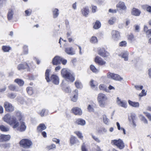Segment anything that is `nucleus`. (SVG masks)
<instances>
[{
  "mask_svg": "<svg viewBox=\"0 0 151 151\" xmlns=\"http://www.w3.org/2000/svg\"><path fill=\"white\" fill-rule=\"evenodd\" d=\"M62 60V57L56 56L53 59L52 63L54 65H57L61 63Z\"/></svg>",
  "mask_w": 151,
  "mask_h": 151,
  "instance_id": "11",
  "label": "nucleus"
},
{
  "mask_svg": "<svg viewBox=\"0 0 151 151\" xmlns=\"http://www.w3.org/2000/svg\"><path fill=\"white\" fill-rule=\"evenodd\" d=\"M59 10L57 8H55L52 9V12L54 18H57L59 14Z\"/></svg>",
  "mask_w": 151,
  "mask_h": 151,
  "instance_id": "25",
  "label": "nucleus"
},
{
  "mask_svg": "<svg viewBox=\"0 0 151 151\" xmlns=\"http://www.w3.org/2000/svg\"><path fill=\"white\" fill-rule=\"evenodd\" d=\"M134 87L137 90H140L142 89L143 86L136 85L134 86Z\"/></svg>",
  "mask_w": 151,
  "mask_h": 151,
  "instance_id": "51",
  "label": "nucleus"
},
{
  "mask_svg": "<svg viewBox=\"0 0 151 151\" xmlns=\"http://www.w3.org/2000/svg\"><path fill=\"white\" fill-rule=\"evenodd\" d=\"M117 8H119V9L124 10L127 9V7L124 3L122 1H120L116 5Z\"/></svg>",
  "mask_w": 151,
  "mask_h": 151,
  "instance_id": "13",
  "label": "nucleus"
},
{
  "mask_svg": "<svg viewBox=\"0 0 151 151\" xmlns=\"http://www.w3.org/2000/svg\"><path fill=\"white\" fill-rule=\"evenodd\" d=\"M112 38L114 41L117 42L120 38V35L119 32L116 30H113L111 33Z\"/></svg>",
  "mask_w": 151,
  "mask_h": 151,
  "instance_id": "7",
  "label": "nucleus"
},
{
  "mask_svg": "<svg viewBox=\"0 0 151 151\" xmlns=\"http://www.w3.org/2000/svg\"><path fill=\"white\" fill-rule=\"evenodd\" d=\"M99 132H107V130L106 129L104 128V127H102L99 130Z\"/></svg>",
  "mask_w": 151,
  "mask_h": 151,
  "instance_id": "58",
  "label": "nucleus"
},
{
  "mask_svg": "<svg viewBox=\"0 0 151 151\" xmlns=\"http://www.w3.org/2000/svg\"><path fill=\"white\" fill-rule=\"evenodd\" d=\"M98 54L104 58H109V53L106 51L104 48H100L98 50Z\"/></svg>",
  "mask_w": 151,
  "mask_h": 151,
  "instance_id": "9",
  "label": "nucleus"
},
{
  "mask_svg": "<svg viewBox=\"0 0 151 151\" xmlns=\"http://www.w3.org/2000/svg\"><path fill=\"white\" fill-rule=\"evenodd\" d=\"M14 14V10L12 9H9L7 14V18L8 20H10L12 19Z\"/></svg>",
  "mask_w": 151,
  "mask_h": 151,
  "instance_id": "24",
  "label": "nucleus"
},
{
  "mask_svg": "<svg viewBox=\"0 0 151 151\" xmlns=\"http://www.w3.org/2000/svg\"><path fill=\"white\" fill-rule=\"evenodd\" d=\"M146 116L147 117L150 121H151V115L149 113L144 112Z\"/></svg>",
  "mask_w": 151,
  "mask_h": 151,
  "instance_id": "57",
  "label": "nucleus"
},
{
  "mask_svg": "<svg viewBox=\"0 0 151 151\" xmlns=\"http://www.w3.org/2000/svg\"><path fill=\"white\" fill-rule=\"evenodd\" d=\"M90 68L91 70L93 73H97L99 71V70L96 69L93 65H91L90 66Z\"/></svg>",
  "mask_w": 151,
  "mask_h": 151,
  "instance_id": "38",
  "label": "nucleus"
},
{
  "mask_svg": "<svg viewBox=\"0 0 151 151\" xmlns=\"http://www.w3.org/2000/svg\"><path fill=\"white\" fill-rule=\"evenodd\" d=\"M27 91L29 94H32L35 93L33 88L32 87H28L27 88Z\"/></svg>",
  "mask_w": 151,
  "mask_h": 151,
  "instance_id": "35",
  "label": "nucleus"
},
{
  "mask_svg": "<svg viewBox=\"0 0 151 151\" xmlns=\"http://www.w3.org/2000/svg\"><path fill=\"white\" fill-rule=\"evenodd\" d=\"M46 128V127L45 124H41L37 127V129L38 131L41 132Z\"/></svg>",
  "mask_w": 151,
  "mask_h": 151,
  "instance_id": "33",
  "label": "nucleus"
},
{
  "mask_svg": "<svg viewBox=\"0 0 151 151\" xmlns=\"http://www.w3.org/2000/svg\"><path fill=\"white\" fill-rule=\"evenodd\" d=\"M107 77L116 81H120L123 80V78L117 74H114L110 72L108 73L107 74Z\"/></svg>",
  "mask_w": 151,
  "mask_h": 151,
  "instance_id": "6",
  "label": "nucleus"
},
{
  "mask_svg": "<svg viewBox=\"0 0 151 151\" xmlns=\"http://www.w3.org/2000/svg\"><path fill=\"white\" fill-rule=\"evenodd\" d=\"M128 119L130 122H132L134 126H135L136 124H135V121L136 120V116L135 115H132L128 118Z\"/></svg>",
  "mask_w": 151,
  "mask_h": 151,
  "instance_id": "27",
  "label": "nucleus"
},
{
  "mask_svg": "<svg viewBox=\"0 0 151 151\" xmlns=\"http://www.w3.org/2000/svg\"><path fill=\"white\" fill-rule=\"evenodd\" d=\"M70 141V143L71 145L79 142V141L78 139L76 137L73 136H71Z\"/></svg>",
  "mask_w": 151,
  "mask_h": 151,
  "instance_id": "21",
  "label": "nucleus"
},
{
  "mask_svg": "<svg viewBox=\"0 0 151 151\" xmlns=\"http://www.w3.org/2000/svg\"><path fill=\"white\" fill-rule=\"evenodd\" d=\"M50 81L55 85H58L59 83V78L58 77L55 75H52L50 78Z\"/></svg>",
  "mask_w": 151,
  "mask_h": 151,
  "instance_id": "14",
  "label": "nucleus"
},
{
  "mask_svg": "<svg viewBox=\"0 0 151 151\" xmlns=\"http://www.w3.org/2000/svg\"><path fill=\"white\" fill-rule=\"evenodd\" d=\"M139 26L138 25H136L135 26V32H138L139 31Z\"/></svg>",
  "mask_w": 151,
  "mask_h": 151,
  "instance_id": "63",
  "label": "nucleus"
},
{
  "mask_svg": "<svg viewBox=\"0 0 151 151\" xmlns=\"http://www.w3.org/2000/svg\"><path fill=\"white\" fill-rule=\"evenodd\" d=\"M9 89L12 91H17L18 90V87L12 84L8 86Z\"/></svg>",
  "mask_w": 151,
  "mask_h": 151,
  "instance_id": "31",
  "label": "nucleus"
},
{
  "mask_svg": "<svg viewBox=\"0 0 151 151\" xmlns=\"http://www.w3.org/2000/svg\"><path fill=\"white\" fill-rule=\"evenodd\" d=\"M103 118L104 122L106 124H108L109 120L107 118L106 116L105 115H103Z\"/></svg>",
  "mask_w": 151,
  "mask_h": 151,
  "instance_id": "42",
  "label": "nucleus"
},
{
  "mask_svg": "<svg viewBox=\"0 0 151 151\" xmlns=\"http://www.w3.org/2000/svg\"><path fill=\"white\" fill-rule=\"evenodd\" d=\"M65 52L70 55H73L75 54V52L72 47H66L65 49Z\"/></svg>",
  "mask_w": 151,
  "mask_h": 151,
  "instance_id": "17",
  "label": "nucleus"
},
{
  "mask_svg": "<svg viewBox=\"0 0 151 151\" xmlns=\"http://www.w3.org/2000/svg\"><path fill=\"white\" fill-rule=\"evenodd\" d=\"M61 62L63 65H65L67 63V60L64 59L62 58V60H61Z\"/></svg>",
  "mask_w": 151,
  "mask_h": 151,
  "instance_id": "64",
  "label": "nucleus"
},
{
  "mask_svg": "<svg viewBox=\"0 0 151 151\" xmlns=\"http://www.w3.org/2000/svg\"><path fill=\"white\" fill-rule=\"evenodd\" d=\"M99 88L100 90L106 91L107 90L106 86L105 85L103 84H100L99 86Z\"/></svg>",
  "mask_w": 151,
  "mask_h": 151,
  "instance_id": "45",
  "label": "nucleus"
},
{
  "mask_svg": "<svg viewBox=\"0 0 151 151\" xmlns=\"http://www.w3.org/2000/svg\"><path fill=\"white\" fill-rule=\"evenodd\" d=\"M70 99L73 102H76L78 100V96L77 95H71L70 96Z\"/></svg>",
  "mask_w": 151,
  "mask_h": 151,
  "instance_id": "39",
  "label": "nucleus"
},
{
  "mask_svg": "<svg viewBox=\"0 0 151 151\" xmlns=\"http://www.w3.org/2000/svg\"><path fill=\"white\" fill-rule=\"evenodd\" d=\"M75 133L77 135L78 137L82 139L83 137V136L82 135V134L79 132H76Z\"/></svg>",
  "mask_w": 151,
  "mask_h": 151,
  "instance_id": "49",
  "label": "nucleus"
},
{
  "mask_svg": "<svg viewBox=\"0 0 151 151\" xmlns=\"http://www.w3.org/2000/svg\"><path fill=\"white\" fill-rule=\"evenodd\" d=\"M73 112L75 115H80L82 113V111L81 109L78 107L73 108L72 109Z\"/></svg>",
  "mask_w": 151,
  "mask_h": 151,
  "instance_id": "16",
  "label": "nucleus"
},
{
  "mask_svg": "<svg viewBox=\"0 0 151 151\" xmlns=\"http://www.w3.org/2000/svg\"><path fill=\"white\" fill-rule=\"evenodd\" d=\"M107 100V98L105 95H99L98 97V101L99 106L102 107H104Z\"/></svg>",
  "mask_w": 151,
  "mask_h": 151,
  "instance_id": "5",
  "label": "nucleus"
},
{
  "mask_svg": "<svg viewBox=\"0 0 151 151\" xmlns=\"http://www.w3.org/2000/svg\"><path fill=\"white\" fill-rule=\"evenodd\" d=\"M1 146L2 147H4V148H7L10 147V144L9 143L5 144H2L1 145Z\"/></svg>",
  "mask_w": 151,
  "mask_h": 151,
  "instance_id": "59",
  "label": "nucleus"
},
{
  "mask_svg": "<svg viewBox=\"0 0 151 151\" xmlns=\"http://www.w3.org/2000/svg\"><path fill=\"white\" fill-rule=\"evenodd\" d=\"M90 85L91 87L92 88H93L97 86L98 84L96 81L91 80L90 82Z\"/></svg>",
  "mask_w": 151,
  "mask_h": 151,
  "instance_id": "37",
  "label": "nucleus"
},
{
  "mask_svg": "<svg viewBox=\"0 0 151 151\" xmlns=\"http://www.w3.org/2000/svg\"><path fill=\"white\" fill-rule=\"evenodd\" d=\"M14 82L17 83L20 86H22L24 84V81L22 79L17 78L15 79Z\"/></svg>",
  "mask_w": 151,
  "mask_h": 151,
  "instance_id": "26",
  "label": "nucleus"
},
{
  "mask_svg": "<svg viewBox=\"0 0 151 151\" xmlns=\"http://www.w3.org/2000/svg\"><path fill=\"white\" fill-rule=\"evenodd\" d=\"M76 123L78 125L83 126L86 124V122L85 120L81 119H78L76 121Z\"/></svg>",
  "mask_w": 151,
  "mask_h": 151,
  "instance_id": "29",
  "label": "nucleus"
},
{
  "mask_svg": "<svg viewBox=\"0 0 151 151\" xmlns=\"http://www.w3.org/2000/svg\"><path fill=\"white\" fill-rule=\"evenodd\" d=\"M63 90H64V91L67 93H70L71 92V90L70 88L69 87H67L65 89H64V88H63Z\"/></svg>",
  "mask_w": 151,
  "mask_h": 151,
  "instance_id": "60",
  "label": "nucleus"
},
{
  "mask_svg": "<svg viewBox=\"0 0 151 151\" xmlns=\"http://www.w3.org/2000/svg\"><path fill=\"white\" fill-rule=\"evenodd\" d=\"M111 143L112 145L116 146L120 149H122L124 147V143L123 141L120 139H119L118 140H112Z\"/></svg>",
  "mask_w": 151,
  "mask_h": 151,
  "instance_id": "4",
  "label": "nucleus"
},
{
  "mask_svg": "<svg viewBox=\"0 0 151 151\" xmlns=\"http://www.w3.org/2000/svg\"><path fill=\"white\" fill-rule=\"evenodd\" d=\"M17 68L19 70L25 69H27V70L29 69L28 63L26 62L19 64L17 66Z\"/></svg>",
  "mask_w": 151,
  "mask_h": 151,
  "instance_id": "10",
  "label": "nucleus"
},
{
  "mask_svg": "<svg viewBox=\"0 0 151 151\" xmlns=\"http://www.w3.org/2000/svg\"><path fill=\"white\" fill-rule=\"evenodd\" d=\"M96 104L93 102L90 103L87 107V109L89 112H92L94 111V108Z\"/></svg>",
  "mask_w": 151,
  "mask_h": 151,
  "instance_id": "23",
  "label": "nucleus"
},
{
  "mask_svg": "<svg viewBox=\"0 0 151 151\" xmlns=\"http://www.w3.org/2000/svg\"><path fill=\"white\" fill-rule=\"evenodd\" d=\"M0 129L3 132H7L9 130L8 127L5 126L3 125L0 126Z\"/></svg>",
  "mask_w": 151,
  "mask_h": 151,
  "instance_id": "36",
  "label": "nucleus"
},
{
  "mask_svg": "<svg viewBox=\"0 0 151 151\" xmlns=\"http://www.w3.org/2000/svg\"><path fill=\"white\" fill-rule=\"evenodd\" d=\"M91 7L92 12L94 13L96 12L97 10V8L96 6H94L93 5H92Z\"/></svg>",
  "mask_w": 151,
  "mask_h": 151,
  "instance_id": "54",
  "label": "nucleus"
},
{
  "mask_svg": "<svg viewBox=\"0 0 151 151\" xmlns=\"http://www.w3.org/2000/svg\"><path fill=\"white\" fill-rule=\"evenodd\" d=\"M101 26V23L99 21L97 20L93 25V27L94 29H98Z\"/></svg>",
  "mask_w": 151,
  "mask_h": 151,
  "instance_id": "32",
  "label": "nucleus"
},
{
  "mask_svg": "<svg viewBox=\"0 0 151 151\" xmlns=\"http://www.w3.org/2000/svg\"><path fill=\"white\" fill-rule=\"evenodd\" d=\"M91 136L92 138L96 142L98 143H100L101 142V140L99 139L97 136L94 135L93 134H91Z\"/></svg>",
  "mask_w": 151,
  "mask_h": 151,
  "instance_id": "46",
  "label": "nucleus"
},
{
  "mask_svg": "<svg viewBox=\"0 0 151 151\" xmlns=\"http://www.w3.org/2000/svg\"><path fill=\"white\" fill-rule=\"evenodd\" d=\"M117 103L119 106L125 108H127V105L126 101L121 100L119 97L117 98Z\"/></svg>",
  "mask_w": 151,
  "mask_h": 151,
  "instance_id": "12",
  "label": "nucleus"
},
{
  "mask_svg": "<svg viewBox=\"0 0 151 151\" xmlns=\"http://www.w3.org/2000/svg\"><path fill=\"white\" fill-rule=\"evenodd\" d=\"M61 74L62 76L68 81L73 82L75 80L74 75L72 74L69 70L65 68L63 69L61 71Z\"/></svg>",
  "mask_w": 151,
  "mask_h": 151,
  "instance_id": "2",
  "label": "nucleus"
},
{
  "mask_svg": "<svg viewBox=\"0 0 151 151\" xmlns=\"http://www.w3.org/2000/svg\"><path fill=\"white\" fill-rule=\"evenodd\" d=\"M144 6L146 9V10L148 12L151 13V6H150L145 5Z\"/></svg>",
  "mask_w": 151,
  "mask_h": 151,
  "instance_id": "55",
  "label": "nucleus"
},
{
  "mask_svg": "<svg viewBox=\"0 0 151 151\" xmlns=\"http://www.w3.org/2000/svg\"><path fill=\"white\" fill-rule=\"evenodd\" d=\"M5 110L7 112H12L14 111V108L12 105L8 102H5L4 104Z\"/></svg>",
  "mask_w": 151,
  "mask_h": 151,
  "instance_id": "8",
  "label": "nucleus"
},
{
  "mask_svg": "<svg viewBox=\"0 0 151 151\" xmlns=\"http://www.w3.org/2000/svg\"><path fill=\"white\" fill-rule=\"evenodd\" d=\"M45 109H43L39 113V114L41 116H44V113L45 112Z\"/></svg>",
  "mask_w": 151,
  "mask_h": 151,
  "instance_id": "61",
  "label": "nucleus"
},
{
  "mask_svg": "<svg viewBox=\"0 0 151 151\" xmlns=\"http://www.w3.org/2000/svg\"><path fill=\"white\" fill-rule=\"evenodd\" d=\"M128 39L131 42H132L135 40L134 35L132 34H130L128 36Z\"/></svg>",
  "mask_w": 151,
  "mask_h": 151,
  "instance_id": "40",
  "label": "nucleus"
},
{
  "mask_svg": "<svg viewBox=\"0 0 151 151\" xmlns=\"http://www.w3.org/2000/svg\"><path fill=\"white\" fill-rule=\"evenodd\" d=\"M19 143L22 147L25 148H29L32 145V142L30 140L26 139L21 140Z\"/></svg>",
  "mask_w": 151,
  "mask_h": 151,
  "instance_id": "3",
  "label": "nucleus"
},
{
  "mask_svg": "<svg viewBox=\"0 0 151 151\" xmlns=\"http://www.w3.org/2000/svg\"><path fill=\"white\" fill-rule=\"evenodd\" d=\"M98 42V40L97 37L95 36L92 37L90 39V42L91 43H96Z\"/></svg>",
  "mask_w": 151,
  "mask_h": 151,
  "instance_id": "41",
  "label": "nucleus"
},
{
  "mask_svg": "<svg viewBox=\"0 0 151 151\" xmlns=\"http://www.w3.org/2000/svg\"><path fill=\"white\" fill-rule=\"evenodd\" d=\"M116 18L115 17H111L108 21L110 25H112L116 22Z\"/></svg>",
  "mask_w": 151,
  "mask_h": 151,
  "instance_id": "34",
  "label": "nucleus"
},
{
  "mask_svg": "<svg viewBox=\"0 0 151 151\" xmlns=\"http://www.w3.org/2000/svg\"><path fill=\"white\" fill-rule=\"evenodd\" d=\"M22 116L19 111L16 112V116H11L9 114H5L3 118L4 121L12 126L14 129H17L20 132L24 131L26 128L24 122H20L22 119Z\"/></svg>",
  "mask_w": 151,
  "mask_h": 151,
  "instance_id": "1",
  "label": "nucleus"
},
{
  "mask_svg": "<svg viewBox=\"0 0 151 151\" xmlns=\"http://www.w3.org/2000/svg\"><path fill=\"white\" fill-rule=\"evenodd\" d=\"M23 53L24 55H27L28 54V46L26 45H25L23 47Z\"/></svg>",
  "mask_w": 151,
  "mask_h": 151,
  "instance_id": "43",
  "label": "nucleus"
},
{
  "mask_svg": "<svg viewBox=\"0 0 151 151\" xmlns=\"http://www.w3.org/2000/svg\"><path fill=\"white\" fill-rule=\"evenodd\" d=\"M141 117L140 119L145 124H147V121L146 119L142 115L140 116Z\"/></svg>",
  "mask_w": 151,
  "mask_h": 151,
  "instance_id": "53",
  "label": "nucleus"
},
{
  "mask_svg": "<svg viewBox=\"0 0 151 151\" xmlns=\"http://www.w3.org/2000/svg\"><path fill=\"white\" fill-rule=\"evenodd\" d=\"M95 62L100 65H103L106 63V62L103 60L100 57L98 56H96L95 58Z\"/></svg>",
  "mask_w": 151,
  "mask_h": 151,
  "instance_id": "15",
  "label": "nucleus"
},
{
  "mask_svg": "<svg viewBox=\"0 0 151 151\" xmlns=\"http://www.w3.org/2000/svg\"><path fill=\"white\" fill-rule=\"evenodd\" d=\"M129 105L135 108H138L139 106V103L138 102H134L129 100L128 101Z\"/></svg>",
  "mask_w": 151,
  "mask_h": 151,
  "instance_id": "22",
  "label": "nucleus"
},
{
  "mask_svg": "<svg viewBox=\"0 0 151 151\" xmlns=\"http://www.w3.org/2000/svg\"><path fill=\"white\" fill-rule=\"evenodd\" d=\"M55 148L56 146L54 144H52L51 145L47 146V149L49 150H50L53 148Z\"/></svg>",
  "mask_w": 151,
  "mask_h": 151,
  "instance_id": "52",
  "label": "nucleus"
},
{
  "mask_svg": "<svg viewBox=\"0 0 151 151\" xmlns=\"http://www.w3.org/2000/svg\"><path fill=\"white\" fill-rule=\"evenodd\" d=\"M122 58H124V60L127 61L128 59V54L127 52L123 54L122 56Z\"/></svg>",
  "mask_w": 151,
  "mask_h": 151,
  "instance_id": "44",
  "label": "nucleus"
},
{
  "mask_svg": "<svg viewBox=\"0 0 151 151\" xmlns=\"http://www.w3.org/2000/svg\"><path fill=\"white\" fill-rule=\"evenodd\" d=\"M75 84L76 87L78 88H81L83 87V85L79 80H77L75 82Z\"/></svg>",
  "mask_w": 151,
  "mask_h": 151,
  "instance_id": "30",
  "label": "nucleus"
},
{
  "mask_svg": "<svg viewBox=\"0 0 151 151\" xmlns=\"http://www.w3.org/2000/svg\"><path fill=\"white\" fill-rule=\"evenodd\" d=\"M141 13V11L137 9L133 8L132 11V15L136 16H139Z\"/></svg>",
  "mask_w": 151,
  "mask_h": 151,
  "instance_id": "20",
  "label": "nucleus"
},
{
  "mask_svg": "<svg viewBox=\"0 0 151 151\" xmlns=\"http://www.w3.org/2000/svg\"><path fill=\"white\" fill-rule=\"evenodd\" d=\"M26 16H30L32 13V10L30 9L26 10L25 11Z\"/></svg>",
  "mask_w": 151,
  "mask_h": 151,
  "instance_id": "50",
  "label": "nucleus"
},
{
  "mask_svg": "<svg viewBox=\"0 0 151 151\" xmlns=\"http://www.w3.org/2000/svg\"><path fill=\"white\" fill-rule=\"evenodd\" d=\"M11 136L9 135L0 134V142L8 141L10 140Z\"/></svg>",
  "mask_w": 151,
  "mask_h": 151,
  "instance_id": "19",
  "label": "nucleus"
},
{
  "mask_svg": "<svg viewBox=\"0 0 151 151\" xmlns=\"http://www.w3.org/2000/svg\"><path fill=\"white\" fill-rule=\"evenodd\" d=\"M50 69H47L46 70L45 72V77L47 82H49L50 81V79L49 78L50 73Z\"/></svg>",
  "mask_w": 151,
  "mask_h": 151,
  "instance_id": "28",
  "label": "nucleus"
},
{
  "mask_svg": "<svg viewBox=\"0 0 151 151\" xmlns=\"http://www.w3.org/2000/svg\"><path fill=\"white\" fill-rule=\"evenodd\" d=\"M127 45V42L125 41H123L119 42V45L120 47H126Z\"/></svg>",
  "mask_w": 151,
  "mask_h": 151,
  "instance_id": "47",
  "label": "nucleus"
},
{
  "mask_svg": "<svg viewBox=\"0 0 151 151\" xmlns=\"http://www.w3.org/2000/svg\"><path fill=\"white\" fill-rule=\"evenodd\" d=\"M2 49L5 52H8L10 49V47L6 46H3L2 47Z\"/></svg>",
  "mask_w": 151,
  "mask_h": 151,
  "instance_id": "48",
  "label": "nucleus"
},
{
  "mask_svg": "<svg viewBox=\"0 0 151 151\" xmlns=\"http://www.w3.org/2000/svg\"><path fill=\"white\" fill-rule=\"evenodd\" d=\"M109 12L110 13H116L117 12V10L116 9H109Z\"/></svg>",
  "mask_w": 151,
  "mask_h": 151,
  "instance_id": "62",
  "label": "nucleus"
},
{
  "mask_svg": "<svg viewBox=\"0 0 151 151\" xmlns=\"http://www.w3.org/2000/svg\"><path fill=\"white\" fill-rule=\"evenodd\" d=\"M81 12L83 16L87 17L89 12L88 7L87 6L84 7L81 9Z\"/></svg>",
  "mask_w": 151,
  "mask_h": 151,
  "instance_id": "18",
  "label": "nucleus"
},
{
  "mask_svg": "<svg viewBox=\"0 0 151 151\" xmlns=\"http://www.w3.org/2000/svg\"><path fill=\"white\" fill-rule=\"evenodd\" d=\"M147 36L149 37L151 36V29L147 30L145 32Z\"/></svg>",
  "mask_w": 151,
  "mask_h": 151,
  "instance_id": "56",
  "label": "nucleus"
}]
</instances>
